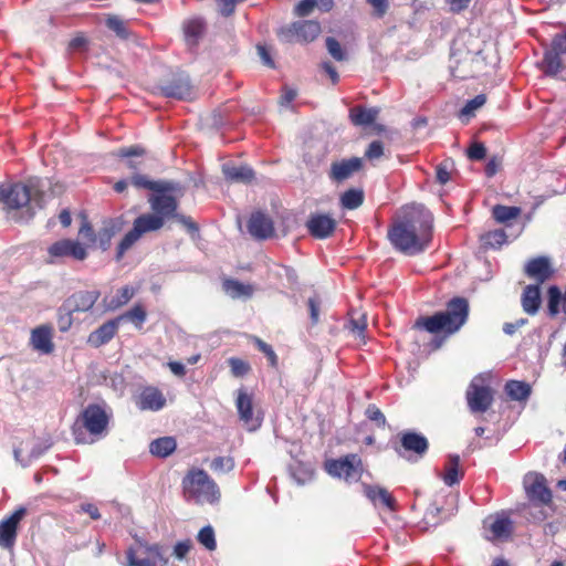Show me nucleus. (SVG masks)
<instances>
[{"label": "nucleus", "instance_id": "nucleus-1", "mask_svg": "<svg viewBox=\"0 0 566 566\" xmlns=\"http://www.w3.org/2000/svg\"><path fill=\"white\" fill-rule=\"evenodd\" d=\"M432 214L422 205L412 203L388 232L391 244L400 252L415 255L422 252L432 237Z\"/></svg>", "mask_w": 566, "mask_h": 566}, {"label": "nucleus", "instance_id": "nucleus-2", "mask_svg": "<svg viewBox=\"0 0 566 566\" xmlns=\"http://www.w3.org/2000/svg\"><path fill=\"white\" fill-rule=\"evenodd\" d=\"M150 208L154 213H144L135 219L133 229L126 233L117 248L119 260L143 234L159 230L166 219L176 216L177 201L168 193H156L149 198Z\"/></svg>", "mask_w": 566, "mask_h": 566}, {"label": "nucleus", "instance_id": "nucleus-3", "mask_svg": "<svg viewBox=\"0 0 566 566\" xmlns=\"http://www.w3.org/2000/svg\"><path fill=\"white\" fill-rule=\"evenodd\" d=\"M460 328V297H453L446 311L432 316L420 317L413 325L415 331L427 332L433 336L431 346L439 348L443 340Z\"/></svg>", "mask_w": 566, "mask_h": 566}, {"label": "nucleus", "instance_id": "nucleus-4", "mask_svg": "<svg viewBox=\"0 0 566 566\" xmlns=\"http://www.w3.org/2000/svg\"><path fill=\"white\" fill-rule=\"evenodd\" d=\"M0 202L7 210H22L27 218H32L35 209L42 208V195L35 184H8L0 186Z\"/></svg>", "mask_w": 566, "mask_h": 566}, {"label": "nucleus", "instance_id": "nucleus-5", "mask_svg": "<svg viewBox=\"0 0 566 566\" xmlns=\"http://www.w3.org/2000/svg\"><path fill=\"white\" fill-rule=\"evenodd\" d=\"M465 62L473 76L490 74L499 63V55L493 44L486 40L474 38L472 30L465 40Z\"/></svg>", "mask_w": 566, "mask_h": 566}, {"label": "nucleus", "instance_id": "nucleus-6", "mask_svg": "<svg viewBox=\"0 0 566 566\" xmlns=\"http://www.w3.org/2000/svg\"><path fill=\"white\" fill-rule=\"evenodd\" d=\"M492 378V374L485 371L476 375L469 384L465 398L472 413H484L492 406L494 400Z\"/></svg>", "mask_w": 566, "mask_h": 566}, {"label": "nucleus", "instance_id": "nucleus-7", "mask_svg": "<svg viewBox=\"0 0 566 566\" xmlns=\"http://www.w3.org/2000/svg\"><path fill=\"white\" fill-rule=\"evenodd\" d=\"M112 410L105 403H91L80 415L77 424L90 434L88 442H95L107 434Z\"/></svg>", "mask_w": 566, "mask_h": 566}, {"label": "nucleus", "instance_id": "nucleus-8", "mask_svg": "<svg viewBox=\"0 0 566 566\" xmlns=\"http://www.w3.org/2000/svg\"><path fill=\"white\" fill-rule=\"evenodd\" d=\"M484 536L491 542H505L513 533V522L507 512H497L483 521Z\"/></svg>", "mask_w": 566, "mask_h": 566}, {"label": "nucleus", "instance_id": "nucleus-9", "mask_svg": "<svg viewBox=\"0 0 566 566\" xmlns=\"http://www.w3.org/2000/svg\"><path fill=\"white\" fill-rule=\"evenodd\" d=\"M325 468L329 475L352 482L360 476L361 461L358 455L348 454L337 460L326 461Z\"/></svg>", "mask_w": 566, "mask_h": 566}, {"label": "nucleus", "instance_id": "nucleus-10", "mask_svg": "<svg viewBox=\"0 0 566 566\" xmlns=\"http://www.w3.org/2000/svg\"><path fill=\"white\" fill-rule=\"evenodd\" d=\"M321 33V25L313 20L297 21L280 31L283 41L311 42Z\"/></svg>", "mask_w": 566, "mask_h": 566}, {"label": "nucleus", "instance_id": "nucleus-11", "mask_svg": "<svg viewBox=\"0 0 566 566\" xmlns=\"http://www.w3.org/2000/svg\"><path fill=\"white\" fill-rule=\"evenodd\" d=\"M184 489L190 495H216L219 493L217 484L203 470L195 469L185 476Z\"/></svg>", "mask_w": 566, "mask_h": 566}, {"label": "nucleus", "instance_id": "nucleus-12", "mask_svg": "<svg viewBox=\"0 0 566 566\" xmlns=\"http://www.w3.org/2000/svg\"><path fill=\"white\" fill-rule=\"evenodd\" d=\"M566 69V33L553 40V48L545 54L543 70L548 75H556Z\"/></svg>", "mask_w": 566, "mask_h": 566}, {"label": "nucleus", "instance_id": "nucleus-13", "mask_svg": "<svg viewBox=\"0 0 566 566\" xmlns=\"http://www.w3.org/2000/svg\"><path fill=\"white\" fill-rule=\"evenodd\" d=\"M27 514V509L18 507L11 515L0 522V546L12 549L17 542L19 523Z\"/></svg>", "mask_w": 566, "mask_h": 566}, {"label": "nucleus", "instance_id": "nucleus-14", "mask_svg": "<svg viewBox=\"0 0 566 566\" xmlns=\"http://www.w3.org/2000/svg\"><path fill=\"white\" fill-rule=\"evenodd\" d=\"M48 254L49 263H54L65 256H72L75 260L81 261L87 255L85 248L81 243L70 239H63L50 245L48 248Z\"/></svg>", "mask_w": 566, "mask_h": 566}, {"label": "nucleus", "instance_id": "nucleus-15", "mask_svg": "<svg viewBox=\"0 0 566 566\" xmlns=\"http://www.w3.org/2000/svg\"><path fill=\"white\" fill-rule=\"evenodd\" d=\"M145 548L146 557L139 558L137 556V551L133 547H129L126 551V566H157V562H160L163 565L168 563V558L163 555V548L158 544H142Z\"/></svg>", "mask_w": 566, "mask_h": 566}, {"label": "nucleus", "instance_id": "nucleus-16", "mask_svg": "<svg viewBox=\"0 0 566 566\" xmlns=\"http://www.w3.org/2000/svg\"><path fill=\"white\" fill-rule=\"evenodd\" d=\"M160 91L167 97L179 99H191L195 96V88L185 73H178L171 80L163 83Z\"/></svg>", "mask_w": 566, "mask_h": 566}, {"label": "nucleus", "instance_id": "nucleus-17", "mask_svg": "<svg viewBox=\"0 0 566 566\" xmlns=\"http://www.w3.org/2000/svg\"><path fill=\"white\" fill-rule=\"evenodd\" d=\"M401 447L398 449L400 457L407 460H413L409 452L416 454L415 460L421 458L428 450V440L426 437L416 432H402L400 436Z\"/></svg>", "mask_w": 566, "mask_h": 566}, {"label": "nucleus", "instance_id": "nucleus-18", "mask_svg": "<svg viewBox=\"0 0 566 566\" xmlns=\"http://www.w3.org/2000/svg\"><path fill=\"white\" fill-rule=\"evenodd\" d=\"M50 446L51 443L46 440H32L22 442L18 448L14 449V458L22 467H27L33 459L42 455L50 448Z\"/></svg>", "mask_w": 566, "mask_h": 566}, {"label": "nucleus", "instance_id": "nucleus-19", "mask_svg": "<svg viewBox=\"0 0 566 566\" xmlns=\"http://www.w3.org/2000/svg\"><path fill=\"white\" fill-rule=\"evenodd\" d=\"M31 347L41 354H51L54 349L53 327L48 324L40 325L31 331Z\"/></svg>", "mask_w": 566, "mask_h": 566}, {"label": "nucleus", "instance_id": "nucleus-20", "mask_svg": "<svg viewBox=\"0 0 566 566\" xmlns=\"http://www.w3.org/2000/svg\"><path fill=\"white\" fill-rule=\"evenodd\" d=\"M235 405L240 419L249 430H255L260 427V418L253 415L252 397L245 390L240 389L238 391Z\"/></svg>", "mask_w": 566, "mask_h": 566}, {"label": "nucleus", "instance_id": "nucleus-21", "mask_svg": "<svg viewBox=\"0 0 566 566\" xmlns=\"http://www.w3.org/2000/svg\"><path fill=\"white\" fill-rule=\"evenodd\" d=\"M552 512V497H528V502L523 509L524 517L532 521H543Z\"/></svg>", "mask_w": 566, "mask_h": 566}, {"label": "nucleus", "instance_id": "nucleus-22", "mask_svg": "<svg viewBox=\"0 0 566 566\" xmlns=\"http://www.w3.org/2000/svg\"><path fill=\"white\" fill-rule=\"evenodd\" d=\"M248 229L250 234L256 239H268L274 233L271 218L260 211L251 214Z\"/></svg>", "mask_w": 566, "mask_h": 566}, {"label": "nucleus", "instance_id": "nucleus-23", "mask_svg": "<svg viewBox=\"0 0 566 566\" xmlns=\"http://www.w3.org/2000/svg\"><path fill=\"white\" fill-rule=\"evenodd\" d=\"M99 295L101 294L97 290L80 291L71 295L65 301V304L67 305V308L73 310L75 313L87 312L97 302Z\"/></svg>", "mask_w": 566, "mask_h": 566}, {"label": "nucleus", "instance_id": "nucleus-24", "mask_svg": "<svg viewBox=\"0 0 566 566\" xmlns=\"http://www.w3.org/2000/svg\"><path fill=\"white\" fill-rule=\"evenodd\" d=\"M335 227V220L327 214H313L307 221L308 231L317 239H325L329 237Z\"/></svg>", "mask_w": 566, "mask_h": 566}, {"label": "nucleus", "instance_id": "nucleus-25", "mask_svg": "<svg viewBox=\"0 0 566 566\" xmlns=\"http://www.w3.org/2000/svg\"><path fill=\"white\" fill-rule=\"evenodd\" d=\"M165 403H166V398L164 397L161 391L155 387L145 388L140 392L138 401H137L139 409L151 410V411L160 410L161 408H164Z\"/></svg>", "mask_w": 566, "mask_h": 566}, {"label": "nucleus", "instance_id": "nucleus-26", "mask_svg": "<svg viewBox=\"0 0 566 566\" xmlns=\"http://www.w3.org/2000/svg\"><path fill=\"white\" fill-rule=\"evenodd\" d=\"M525 273L535 279L538 283H543L548 280L553 273L549 260L544 256H539L531 260L525 266Z\"/></svg>", "mask_w": 566, "mask_h": 566}, {"label": "nucleus", "instance_id": "nucleus-27", "mask_svg": "<svg viewBox=\"0 0 566 566\" xmlns=\"http://www.w3.org/2000/svg\"><path fill=\"white\" fill-rule=\"evenodd\" d=\"M524 490L527 495H552L545 476L537 472H530L523 480Z\"/></svg>", "mask_w": 566, "mask_h": 566}, {"label": "nucleus", "instance_id": "nucleus-28", "mask_svg": "<svg viewBox=\"0 0 566 566\" xmlns=\"http://www.w3.org/2000/svg\"><path fill=\"white\" fill-rule=\"evenodd\" d=\"M118 326H119V323H118L117 318L111 319V321L104 323L102 326H99L96 331L91 333L87 342L92 346L98 347V346L109 342L114 337Z\"/></svg>", "mask_w": 566, "mask_h": 566}, {"label": "nucleus", "instance_id": "nucleus-29", "mask_svg": "<svg viewBox=\"0 0 566 566\" xmlns=\"http://www.w3.org/2000/svg\"><path fill=\"white\" fill-rule=\"evenodd\" d=\"M361 167V159L358 157L334 163L332 165L331 176L336 181H343L349 178L354 172L358 171Z\"/></svg>", "mask_w": 566, "mask_h": 566}, {"label": "nucleus", "instance_id": "nucleus-30", "mask_svg": "<svg viewBox=\"0 0 566 566\" xmlns=\"http://www.w3.org/2000/svg\"><path fill=\"white\" fill-rule=\"evenodd\" d=\"M125 221L123 218H116L104 222L103 228L97 234V243L102 250L108 249L112 238L120 232L124 228Z\"/></svg>", "mask_w": 566, "mask_h": 566}, {"label": "nucleus", "instance_id": "nucleus-31", "mask_svg": "<svg viewBox=\"0 0 566 566\" xmlns=\"http://www.w3.org/2000/svg\"><path fill=\"white\" fill-rule=\"evenodd\" d=\"M455 507L444 509L442 504H439L437 501H432L428 504L424 514L423 521L428 525H437L441 523L447 517L454 515Z\"/></svg>", "mask_w": 566, "mask_h": 566}, {"label": "nucleus", "instance_id": "nucleus-32", "mask_svg": "<svg viewBox=\"0 0 566 566\" xmlns=\"http://www.w3.org/2000/svg\"><path fill=\"white\" fill-rule=\"evenodd\" d=\"M132 184L136 188H146L157 193H167L168 191H177V185L170 181H150L146 176L135 175L132 177Z\"/></svg>", "mask_w": 566, "mask_h": 566}, {"label": "nucleus", "instance_id": "nucleus-33", "mask_svg": "<svg viewBox=\"0 0 566 566\" xmlns=\"http://www.w3.org/2000/svg\"><path fill=\"white\" fill-rule=\"evenodd\" d=\"M224 293L231 298H250L254 293L251 284H244L237 280L227 279L222 283Z\"/></svg>", "mask_w": 566, "mask_h": 566}, {"label": "nucleus", "instance_id": "nucleus-34", "mask_svg": "<svg viewBox=\"0 0 566 566\" xmlns=\"http://www.w3.org/2000/svg\"><path fill=\"white\" fill-rule=\"evenodd\" d=\"M541 304V292L538 285H527L522 295V306L527 314H535Z\"/></svg>", "mask_w": 566, "mask_h": 566}, {"label": "nucleus", "instance_id": "nucleus-35", "mask_svg": "<svg viewBox=\"0 0 566 566\" xmlns=\"http://www.w3.org/2000/svg\"><path fill=\"white\" fill-rule=\"evenodd\" d=\"M291 476L298 485L310 483L314 478V468L311 463L296 462L291 467Z\"/></svg>", "mask_w": 566, "mask_h": 566}, {"label": "nucleus", "instance_id": "nucleus-36", "mask_svg": "<svg viewBox=\"0 0 566 566\" xmlns=\"http://www.w3.org/2000/svg\"><path fill=\"white\" fill-rule=\"evenodd\" d=\"M185 38L189 45L197 44L205 32V23L201 19H190L184 27Z\"/></svg>", "mask_w": 566, "mask_h": 566}, {"label": "nucleus", "instance_id": "nucleus-37", "mask_svg": "<svg viewBox=\"0 0 566 566\" xmlns=\"http://www.w3.org/2000/svg\"><path fill=\"white\" fill-rule=\"evenodd\" d=\"M379 114L377 107H355L350 111V118L355 125L366 126L375 122Z\"/></svg>", "mask_w": 566, "mask_h": 566}, {"label": "nucleus", "instance_id": "nucleus-38", "mask_svg": "<svg viewBox=\"0 0 566 566\" xmlns=\"http://www.w3.org/2000/svg\"><path fill=\"white\" fill-rule=\"evenodd\" d=\"M177 443L171 437H164L157 440H154L149 446V451L151 454L157 457H168L170 453L175 451Z\"/></svg>", "mask_w": 566, "mask_h": 566}, {"label": "nucleus", "instance_id": "nucleus-39", "mask_svg": "<svg viewBox=\"0 0 566 566\" xmlns=\"http://www.w3.org/2000/svg\"><path fill=\"white\" fill-rule=\"evenodd\" d=\"M222 170L227 178L234 181L248 182L254 176L253 170L248 166L224 165Z\"/></svg>", "mask_w": 566, "mask_h": 566}, {"label": "nucleus", "instance_id": "nucleus-40", "mask_svg": "<svg viewBox=\"0 0 566 566\" xmlns=\"http://www.w3.org/2000/svg\"><path fill=\"white\" fill-rule=\"evenodd\" d=\"M486 103V95L479 94L462 106V125L467 124Z\"/></svg>", "mask_w": 566, "mask_h": 566}, {"label": "nucleus", "instance_id": "nucleus-41", "mask_svg": "<svg viewBox=\"0 0 566 566\" xmlns=\"http://www.w3.org/2000/svg\"><path fill=\"white\" fill-rule=\"evenodd\" d=\"M505 391L511 399L521 401L528 398L531 387L523 381L511 380L506 384Z\"/></svg>", "mask_w": 566, "mask_h": 566}, {"label": "nucleus", "instance_id": "nucleus-42", "mask_svg": "<svg viewBox=\"0 0 566 566\" xmlns=\"http://www.w3.org/2000/svg\"><path fill=\"white\" fill-rule=\"evenodd\" d=\"M147 317L146 311L142 305H135L132 310L119 315L117 318L120 324L124 321H128L135 325L136 328H142Z\"/></svg>", "mask_w": 566, "mask_h": 566}, {"label": "nucleus", "instance_id": "nucleus-43", "mask_svg": "<svg viewBox=\"0 0 566 566\" xmlns=\"http://www.w3.org/2000/svg\"><path fill=\"white\" fill-rule=\"evenodd\" d=\"M493 217L494 219L500 223H505L511 220L516 219L522 210L518 207H509V206H502L497 205L493 207Z\"/></svg>", "mask_w": 566, "mask_h": 566}, {"label": "nucleus", "instance_id": "nucleus-44", "mask_svg": "<svg viewBox=\"0 0 566 566\" xmlns=\"http://www.w3.org/2000/svg\"><path fill=\"white\" fill-rule=\"evenodd\" d=\"M135 295V290L132 286H124L117 291V294L112 298L108 304V310H116L128 303Z\"/></svg>", "mask_w": 566, "mask_h": 566}, {"label": "nucleus", "instance_id": "nucleus-45", "mask_svg": "<svg viewBox=\"0 0 566 566\" xmlns=\"http://www.w3.org/2000/svg\"><path fill=\"white\" fill-rule=\"evenodd\" d=\"M75 312L73 310L67 308V305L65 304V302L59 308V311H57V326H59V329L62 333L67 332L72 327L73 314Z\"/></svg>", "mask_w": 566, "mask_h": 566}, {"label": "nucleus", "instance_id": "nucleus-46", "mask_svg": "<svg viewBox=\"0 0 566 566\" xmlns=\"http://www.w3.org/2000/svg\"><path fill=\"white\" fill-rule=\"evenodd\" d=\"M363 191L350 189L342 196L340 201L344 208L356 209L363 203Z\"/></svg>", "mask_w": 566, "mask_h": 566}, {"label": "nucleus", "instance_id": "nucleus-47", "mask_svg": "<svg viewBox=\"0 0 566 566\" xmlns=\"http://www.w3.org/2000/svg\"><path fill=\"white\" fill-rule=\"evenodd\" d=\"M506 233L502 229L490 231L483 235L484 245L490 248H500L506 242Z\"/></svg>", "mask_w": 566, "mask_h": 566}, {"label": "nucleus", "instance_id": "nucleus-48", "mask_svg": "<svg viewBox=\"0 0 566 566\" xmlns=\"http://www.w3.org/2000/svg\"><path fill=\"white\" fill-rule=\"evenodd\" d=\"M198 542L203 545L208 551H214L217 548V542L214 537V531L212 526L207 525L202 527L198 533Z\"/></svg>", "mask_w": 566, "mask_h": 566}, {"label": "nucleus", "instance_id": "nucleus-49", "mask_svg": "<svg viewBox=\"0 0 566 566\" xmlns=\"http://www.w3.org/2000/svg\"><path fill=\"white\" fill-rule=\"evenodd\" d=\"M326 49L329 53V55L336 60V61H345L346 60V52L340 45V43L334 39V38H327L326 39Z\"/></svg>", "mask_w": 566, "mask_h": 566}, {"label": "nucleus", "instance_id": "nucleus-50", "mask_svg": "<svg viewBox=\"0 0 566 566\" xmlns=\"http://www.w3.org/2000/svg\"><path fill=\"white\" fill-rule=\"evenodd\" d=\"M234 467V462L229 457H219L212 460L210 464V469L217 473H227L230 472Z\"/></svg>", "mask_w": 566, "mask_h": 566}, {"label": "nucleus", "instance_id": "nucleus-51", "mask_svg": "<svg viewBox=\"0 0 566 566\" xmlns=\"http://www.w3.org/2000/svg\"><path fill=\"white\" fill-rule=\"evenodd\" d=\"M106 25L119 38L125 39L128 34L124 21L116 15L108 17L106 20Z\"/></svg>", "mask_w": 566, "mask_h": 566}, {"label": "nucleus", "instance_id": "nucleus-52", "mask_svg": "<svg viewBox=\"0 0 566 566\" xmlns=\"http://www.w3.org/2000/svg\"><path fill=\"white\" fill-rule=\"evenodd\" d=\"M453 161L446 160L437 167V180L441 185H446L450 180L451 171L453 170Z\"/></svg>", "mask_w": 566, "mask_h": 566}, {"label": "nucleus", "instance_id": "nucleus-53", "mask_svg": "<svg viewBox=\"0 0 566 566\" xmlns=\"http://www.w3.org/2000/svg\"><path fill=\"white\" fill-rule=\"evenodd\" d=\"M560 301V291L556 286H551L548 290V311L552 315H556L559 312L558 304Z\"/></svg>", "mask_w": 566, "mask_h": 566}, {"label": "nucleus", "instance_id": "nucleus-54", "mask_svg": "<svg viewBox=\"0 0 566 566\" xmlns=\"http://www.w3.org/2000/svg\"><path fill=\"white\" fill-rule=\"evenodd\" d=\"M486 155V148L482 143H473L467 150V156L471 160H482Z\"/></svg>", "mask_w": 566, "mask_h": 566}, {"label": "nucleus", "instance_id": "nucleus-55", "mask_svg": "<svg viewBox=\"0 0 566 566\" xmlns=\"http://www.w3.org/2000/svg\"><path fill=\"white\" fill-rule=\"evenodd\" d=\"M350 331L357 338H364V331L366 328V318L365 315H360L357 318L350 319Z\"/></svg>", "mask_w": 566, "mask_h": 566}, {"label": "nucleus", "instance_id": "nucleus-56", "mask_svg": "<svg viewBox=\"0 0 566 566\" xmlns=\"http://www.w3.org/2000/svg\"><path fill=\"white\" fill-rule=\"evenodd\" d=\"M370 500L376 509L388 511L396 509V497H370Z\"/></svg>", "mask_w": 566, "mask_h": 566}, {"label": "nucleus", "instance_id": "nucleus-57", "mask_svg": "<svg viewBox=\"0 0 566 566\" xmlns=\"http://www.w3.org/2000/svg\"><path fill=\"white\" fill-rule=\"evenodd\" d=\"M384 155V145L379 140H375L373 142L366 153H365V156L369 159V160H375V159H378L380 158L381 156Z\"/></svg>", "mask_w": 566, "mask_h": 566}, {"label": "nucleus", "instance_id": "nucleus-58", "mask_svg": "<svg viewBox=\"0 0 566 566\" xmlns=\"http://www.w3.org/2000/svg\"><path fill=\"white\" fill-rule=\"evenodd\" d=\"M192 548L191 539L178 542L174 547V554L178 559H184Z\"/></svg>", "mask_w": 566, "mask_h": 566}, {"label": "nucleus", "instance_id": "nucleus-59", "mask_svg": "<svg viewBox=\"0 0 566 566\" xmlns=\"http://www.w3.org/2000/svg\"><path fill=\"white\" fill-rule=\"evenodd\" d=\"M315 7H317L315 0H302L295 7V14L300 17H306L312 13Z\"/></svg>", "mask_w": 566, "mask_h": 566}, {"label": "nucleus", "instance_id": "nucleus-60", "mask_svg": "<svg viewBox=\"0 0 566 566\" xmlns=\"http://www.w3.org/2000/svg\"><path fill=\"white\" fill-rule=\"evenodd\" d=\"M453 460L454 461L448 469L447 473L443 475V481L448 485L454 484L458 479V463H457L458 458L455 457Z\"/></svg>", "mask_w": 566, "mask_h": 566}, {"label": "nucleus", "instance_id": "nucleus-61", "mask_svg": "<svg viewBox=\"0 0 566 566\" xmlns=\"http://www.w3.org/2000/svg\"><path fill=\"white\" fill-rule=\"evenodd\" d=\"M367 417L377 422L379 426H384L386 422V418L384 413L376 407V406H369L366 410Z\"/></svg>", "mask_w": 566, "mask_h": 566}, {"label": "nucleus", "instance_id": "nucleus-62", "mask_svg": "<svg viewBox=\"0 0 566 566\" xmlns=\"http://www.w3.org/2000/svg\"><path fill=\"white\" fill-rule=\"evenodd\" d=\"M229 364L234 376H242L248 370V365L238 358H230Z\"/></svg>", "mask_w": 566, "mask_h": 566}, {"label": "nucleus", "instance_id": "nucleus-63", "mask_svg": "<svg viewBox=\"0 0 566 566\" xmlns=\"http://www.w3.org/2000/svg\"><path fill=\"white\" fill-rule=\"evenodd\" d=\"M143 155H144V149L139 146L122 148L117 151V156L124 157V158L142 157Z\"/></svg>", "mask_w": 566, "mask_h": 566}, {"label": "nucleus", "instance_id": "nucleus-64", "mask_svg": "<svg viewBox=\"0 0 566 566\" xmlns=\"http://www.w3.org/2000/svg\"><path fill=\"white\" fill-rule=\"evenodd\" d=\"M378 17H382L389 7V0H367Z\"/></svg>", "mask_w": 566, "mask_h": 566}]
</instances>
